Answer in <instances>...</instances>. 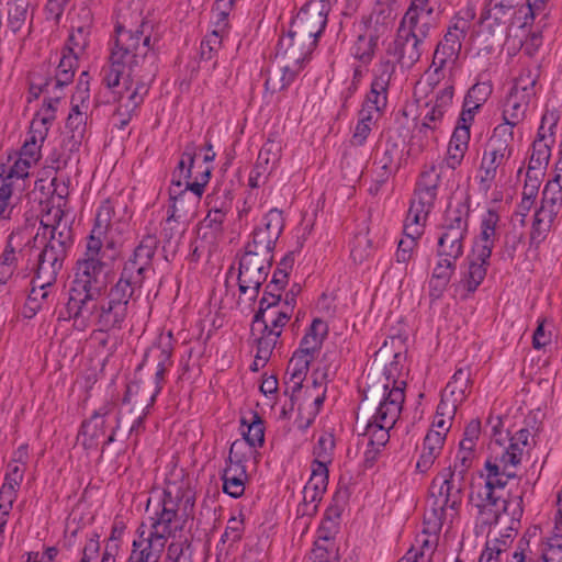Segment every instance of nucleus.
<instances>
[{
    "label": "nucleus",
    "mask_w": 562,
    "mask_h": 562,
    "mask_svg": "<svg viewBox=\"0 0 562 562\" xmlns=\"http://www.w3.org/2000/svg\"><path fill=\"white\" fill-rule=\"evenodd\" d=\"M376 41L373 37L360 35L352 47V55L363 64L371 61L374 55Z\"/></svg>",
    "instance_id": "57"
},
{
    "label": "nucleus",
    "mask_w": 562,
    "mask_h": 562,
    "mask_svg": "<svg viewBox=\"0 0 562 562\" xmlns=\"http://www.w3.org/2000/svg\"><path fill=\"white\" fill-rule=\"evenodd\" d=\"M244 442L234 441L229 449L228 463L223 471V491L234 498L240 497L245 492L248 475L244 464Z\"/></svg>",
    "instance_id": "20"
},
{
    "label": "nucleus",
    "mask_w": 562,
    "mask_h": 562,
    "mask_svg": "<svg viewBox=\"0 0 562 562\" xmlns=\"http://www.w3.org/2000/svg\"><path fill=\"white\" fill-rule=\"evenodd\" d=\"M66 256L67 255L44 245L43 249L36 255V261L33 267L35 271L34 283L55 285Z\"/></svg>",
    "instance_id": "24"
},
{
    "label": "nucleus",
    "mask_w": 562,
    "mask_h": 562,
    "mask_svg": "<svg viewBox=\"0 0 562 562\" xmlns=\"http://www.w3.org/2000/svg\"><path fill=\"white\" fill-rule=\"evenodd\" d=\"M464 490V477L450 469H442L434 479L424 513V525L438 532L443 525L451 527L459 517Z\"/></svg>",
    "instance_id": "8"
},
{
    "label": "nucleus",
    "mask_w": 562,
    "mask_h": 562,
    "mask_svg": "<svg viewBox=\"0 0 562 562\" xmlns=\"http://www.w3.org/2000/svg\"><path fill=\"white\" fill-rule=\"evenodd\" d=\"M446 172L443 162L425 166L419 175L414 198L435 205L441 178Z\"/></svg>",
    "instance_id": "27"
},
{
    "label": "nucleus",
    "mask_w": 562,
    "mask_h": 562,
    "mask_svg": "<svg viewBox=\"0 0 562 562\" xmlns=\"http://www.w3.org/2000/svg\"><path fill=\"white\" fill-rule=\"evenodd\" d=\"M304 394L305 400L299 405L300 416L297 419L299 427L302 429L310 427L319 413L325 400L326 389L322 383L314 381L313 389L306 386Z\"/></svg>",
    "instance_id": "29"
},
{
    "label": "nucleus",
    "mask_w": 562,
    "mask_h": 562,
    "mask_svg": "<svg viewBox=\"0 0 562 562\" xmlns=\"http://www.w3.org/2000/svg\"><path fill=\"white\" fill-rule=\"evenodd\" d=\"M328 11L329 4L324 0L305 3L292 21L289 34L279 41V53H289L295 61L306 59L326 26Z\"/></svg>",
    "instance_id": "7"
},
{
    "label": "nucleus",
    "mask_w": 562,
    "mask_h": 562,
    "mask_svg": "<svg viewBox=\"0 0 562 562\" xmlns=\"http://www.w3.org/2000/svg\"><path fill=\"white\" fill-rule=\"evenodd\" d=\"M272 256H261L250 250L245 251L239 262L238 285L244 294L257 296L261 284L266 281L271 266Z\"/></svg>",
    "instance_id": "18"
},
{
    "label": "nucleus",
    "mask_w": 562,
    "mask_h": 562,
    "mask_svg": "<svg viewBox=\"0 0 562 562\" xmlns=\"http://www.w3.org/2000/svg\"><path fill=\"white\" fill-rule=\"evenodd\" d=\"M538 79V68H524L521 69L519 76L515 79V83L510 91L518 95H522L525 99L533 101L537 95Z\"/></svg>",
    "instance_id": "44"
},
{
    "label": "nucleus",
    "mask_w": 562,
    "mask_h": 562,
    "mask_svg": "<svg viewBox=\"0 0 562 562\" xmlns=\"http://www.w3.org/2000/svg\"><path fill=\"white\" fill-rule=\"evenodd\" d=\"M137 290L119 279L104 294L95 295L81 305L66 310L67 318L72 319L75 325L82 329L90 325L97 326L101 333L120 329L126 319L130 301Z\"/></svg>",
    "instance_id": "6"
},
{
    "label": "nucleus",
    "mask_w": 562,
    "mask_h": 562,
    "mask_svg": "<svg viewBox=\"0 0 562 562\" xmlns=\"http://www.w3.org/2000/svg\"><path fill=\"white\" fill-rule=\"evenodd\" d=\"M453 94L454 85L449 80L437 91L435 100L426 103L425 113L418 126V132L426 138L437 139L436 133L441 131L445 119L452 109Z\"/></svg>",
    "instance_id": "16"
},
{
    "label": "nucleus",
    "mask_w": 562,
    "mask_h": 562,
    "mask_svg": "<svg viewBox=\"0 0 562 562\" xmlns=\"http://www.w3.org/2000/svg\"><path fill=\"white\" fill-rule=\"evenodd\" d=\"M543 562H562V536L554 535L549 539L543 552Z\"/></svg>",
    "instance_id": "64"
},
{
    "label": "nucleus",
    "mask_w": 562,
    "mask_h": 562,
    "mask_svg": "<svg viewBox=\"0 0 562 562\" xmlns=\"http://www.w3.org/2000/svg\"><path fill=\"white\" fill-rule=\"evenodd\" d=\"M110 202L100 205L85 249L78 257L69 288L66 310L105 293L106 269L116 260L121 247V223L113 221Z\"/></svg>",
    "instance_id": "2"
},
{
    "label": "nucleus",
    "mask_w": 562,
    "mask_h": 562,
    "mask_svg": "<svg viewBox=\"0 0 562 562\" xmlns=\"http://www.w3.org/2000/svg\"><path fill=\"white\" fill-rule=\"evenodd\" d=\"M436 535L437 532H430L425 525V533L416 539L419 549L409 550L418 553V562H430L437 546Z\"/></svg>",
    "instance_id": "52"
},
{
    "label": "nucleus",
    "mask_w": 562,
    "mask_h": 562,
    "mask_svg": "<svg viewBox=\"0 0 562 562\" xmlns=\"http://www.w3.org/2000/svg\"><path fill=\"white\" fill-rule=\"evenodd\" d=\"M170 200L172 204L169 207V215L162 224L161 238L164 250L176 254L188 228L189 210L179 207V203L182 204L187 200V195L176 188L170 190Z\"/></svg>",
    "instance_id": "17"
},
{
    "label": "nucleus",
    "mask_w": 562,
    "mask_h": 562,
    "mask_svg": "<svg viewBox=\"0 0 562 562\" xmlns=\"http://www.w3.org/2000/svg\"><path fill=\"white\" fill-rule=\"evenodd\" d=\"M475 12L472 8H468L464 11V15H456L448 26L443 38L441 40L445 44L454 46L461 50L462 41L465 38L468 32L471 29V21L474 19Z\"/></svg>",
    "instance_id": "33"
},
{
    "label": "nucleus",
    "mask_w": 562,
    "mask_h": 562,
    "mask_svg": "<svg viewBox=\"0 0 562 562\" xmlns=\"http://www.w3.org/2000/svg\"><path fill=\"white\" fill-rule=\"evenodd\" d=\"M335 441L330 435H322L313 449L314 461L313 463H322L327 467L333 461V452Z\"/></svg>",
    "instance_id": "51"
},
{
    "label": "nucleus",
    "mask_w": 562,
    "mask_h": 562,
    "mask_svg": "<svg viewBox=\"0 0 562 562\" xmlns=\"http://www.w3.org/2000/svg\"><path fill=\"white\" fill-rule=\"evenodd\" d=\"M429 282L430 295L439 297L448 285L456 270V258L439 257Z\"/></svg>",
    "instance_id": "37"
},
{
    "label": "nucleus",
    "mask_w": 562,
    "mask_h": 562,
    "mask_svg": "<svg viewBox=\"0 0 562 562\" xmlns=\"http://www.w3.org/2000/svg\"><path fill=\"white\" fill-rule=\"evenodd\" d=\"M226 214V206H212L202 222V227L210 228L214 234L221 233Z\"/></svg>",
    "instance_id": "59"
},
{
    "label": "nucleus",
    "mask_w": 562,
    "mask_h": 562,
    "mask_svg": "<svg viewBox=\"0 0 562 562\" xmlns=\"http://www.w3.org/2000/svg\"><path fill=\"white\" fill-rule=\"evenodd\" d=\"M498 223L499 216L494 210H488L481 218L480 235L468 257V267L462 278V283L468 292H474L486 277L491 255L497 239Z\"/></svg>",
    "instance_id": "11"
},
{
    "label": "nucleus",
    "mask_w": 562,
    "mask_h": 562,
    "mask_svg": "<svg viewBox=\"0 0 562 562\" xmlns=\"http://www.w3.org/2000/svg\"><path fill=\"white\" fill-rule=\"evenodd\" d=\"M41 229L45 246L67 255L74 244V232L70 221L59 206L49 209L42 216Z\"/></svg>",
    "instance_id": "15"
},
{
    "label": "nucleus",
    "mask_w": 562,
    "mask_h": 562,
    "mask_svg": "<svg viewBox=\"0 0 562 562\" xmlns=\"http://www.w3.org/2000/svg\"><path fill=\"white\" fill-rule=\"evenodd\" d=\"M400 161V148L396 143L386 140L376 147L372 164L373 186L372 194H376L380 188L397 171Z\"/></svg>",
    "instance_id": "21"
},
{
    "label": "nucleus",
    "mask_w": 562,
    "mask_h": 562,
    "mask_svg": "<svg viewBox=\"0 0 562 562\" xmlns=\"http://www.w3.org/2000/svg\"><path fill=\"white\" fill-rule=\"evenodd\" d=\"M508 445L493 458L486 460L485 481L471 494V503L477 509L479 520L483 525H504L509 530H515L522 516V496L505 497V486L509 479L516 477L514 471L522 459V453L513 450Z\"/></svg>",
    "instance_id": "4"
},
{
    "label": "nucleus",
    "mask_w": 562,
    "mask_h": 562,
    "mask_svg": "<svg viewBox=\"0 0 562 562\" xmlns=\"http://www.w3.org/2000/svg\"><path fill=\"white\" fill-rule=\"evenodd\" d=\"M156 248L157 239L154 236H145L132 257L124 263L119 279L139 290L145 279L144 273L151 265Z\"/></svg>",
    "instance_id": "19"
},
{
    "label": "nucleus",
    "mask_w": 562,
    "mask_h": 562,
    "mask_svg": "<svg viewBox=\"0 0 562 562\" xmlns=\"http://www.w3.org/2000/svg\"><path fill=\"white\" fill-rule=\"evenodd\" d=\"M460 49L454 46H450L445 44V42L440 41L435 49L432 66L435 67V74L438 75L446 67H449L452 70L459 60Z\"/></svg>",
    "instance_id": "45"
},
{
    "label": "nucleus",
    "mask_w": 562,
    "mask_h": 562,
    "mask_svg": "<svg viewBox=\"0 0 562 562\" xmlns=\"http://www.w3.org/2000/svg\"><path fill=\"white\" fill-rule=\"evenodd\" d=\"M171 355H172V346H171V334H168V337L160 338L159 342L154 346L149 352L146 355V360L149 358H155L157 360V368L155 373V383L156 390L151 395V402L155 401V397L160 392L162 387V382L165 379V373L168 367L171 366Z\"/></svg>",
    "instance_id": "30"
},
{
    "label": "nucleus",
    "mask_w": 562,
    "mask_h": 562,
    "mask_svg": "<svg viewBox=\"0 0 562 562\" xmlns=\"http://www.w3.org/2000/svg\"><path fill=\"white\" fill-rule=\"evenodd\" d=\"M395 74V64L389 59L380 60L373 69L370 91L367 93L362 108L358 113L350 143L359 147L364 145L373 126L387 106L391 80Z\"/></svg>",
    "instance_id": "10"
},
{
    "label": "nucleus",
    "mask_w": 562,
    "mask_h": 562,
    "mask_svg": "<svg viewBox=\"0 0 562 562\" xmlns=\"http://www.w3.org/2000/svg\"><path fill=\"white\" fill-rule=\"evenodd\" d=\"M88 110L81 103L71 101V110L68 114L66 128L71 134L75 144H80L86 136Z\"/></svg>",
    "instance_id": "41"
},
{
    "label": "nucleus",
    "mask_w": 562,
    "mask_h": 562,
    "mask_svg": "<svg viewBox=\"0 0 562 562\" xmlns=\"http://www.w3.org/2000/svg\"><path fill=\"white\" fill-rule=\"evenodd\" d=\"M515 136L509 135L506 128L492 132L479 169V189L487 193L494 184L497 175H505L514 154Z\"/></svg>",
    "instance_id": "12"
},
{
    "label": "nucleus",
    "mask_w": 562,
    "mask_h": 562,
    "mask_svg": "<svg viewBox=\"0 0 562 562\" xmlns=\"http://www.w3.org/2000/svg\"><path fill=\"white\" fill-rule=\"evenodd\" d=\"M445 441L443 437L438 434H427L424 442L423 450L416 463V469L420 473L428 472L434 465L436 459L441 454Z\"/></svg>",
    "instance_id": "39"
},
{
    "label": "nucleus",
    "mask_w": 562,
    "mask_h": 562,
    "mask_svg": "<svg viewBox=\"0 0 562 562\" xmlns=\"http://www.w3.org/2000/svg\"><path fill=\"white\" fill-rule=\"evenodd\" d=\"M492 93V86L487 82L475 83L468 91L464 99L465 106H470L473 110H479L488 99Z\"/></svg>",
    "instance_id": "54"
},
{
    "label": "nucleus",
    "mask_w": 562,
    "mask_h": 562,
    "mask_svg": "<svg viewBox=\"0 0 562 562\" xmlns=\"http://www.w3.org/2000/svg\"><path fill=\"white\" fill-rule=\"evenodd\" d=\"M210 178L211 170L206 166L203 168L199 176L194 177V181H187L184 189H178L179 192L186 193L187 195V200L182 204L179 203V207L189 210V216L194 213V210L200 202V199L204 192V188L207 184Z\"/></svg>",
    "instance_id": "35"
},
{
    "label": "nucleus",
    "mask_w": 562,
    "mask_h": 562,
    "mask_svg": "<svg viewBox=\"0 0 562 562\" xmlns=\"http://www.w3.org/2000/svg\"><path fill=\"white\" fill-rule=\"evenodd\" d=\"M148 27L144 22L135 30L117 25L109 65L102 70V82L112 90L123 115H131L143 103L156 75Z\"/></svg>",
    "instance_id": "1"
},
{
    "label": "nucleus",
    "mask_w": 562,
    "mask_h": 562,
    "mask_svg": "<svg viewBox=\"0 0 562 562\" xmlns=\"http://www.w3.org/2000/svg\"><path fill=\"white\" fill-rule=\"evenodd\" d=\"M558 121L559 115L555 111H546L542 115L536 139H541L542 142L552 145L554 143V134Z\"/></svg>",
    "instance_id": "55"
},
{
    "label": "nucleus",
    "mask_w": 562,
    "mask_h": 562,
    "mask_svg": "<svg viewBox=\"0 0 562 562\" xmlns=\"http://www.w3.org/2000/svg\"><path fill=\"white\" fill-rule=\"evenodd\" d=\"M76 65L77 57L72 48L65 49L57 66L55 77L47 79L43 87L40 88V91L45 94H52L54 90H63L64 87L70 85L74 80Z\"/></svg>",
    "instance_id": "28"
},
{
    "label": "nucleus",
    "mask_w": 562,
    "mask_h": 562,
    "mask_svg": "<svg viewBox=\"0 0 562 562\" xmlns=\"http://www.w3.org/2000/svg\"><path fill=\"white\" fill-rule=\"evenodd\" d=\"M328 334V326L325 322L319 318H315L310 326L307 333L301 340L300 348L297 351H302L304 355L311 356L312 358L321 349L324 339Z\"/></svg>",
    "instance_id": "40"
},
{
    "label": "nucleus",
    "mask_w": 562,
    "mask_h": 562,
    "mask_svg": "<svg viewBox=\"0 0 562 562\" xmlns=\"http://www.w3.org/2000/svg\"><path fill=\"white\" fill-rule=\"evenodd\" d=\"M470 383H471V369L467 366L459 367L451 381L447 384L443 393L450 395V397H453L454 404L462 403L469 391H470Z\"/></svg>",
    "instance_id": "42"
},
{
    "label": "nucleus",
    "mask_w": 562,
    "mask_h": 562,
    "mask_svg": "<svg viewBox=\"0 0 562 562\" xmlns=\"http://www.w3.org/2000/svg\"><path fill=\"white\" fill-rule=\"evenodd\" d=\"M244 516H233L228 519L224 533L221 537L223 543L234 544L239 541L244 533Z\"/></svg>",
    "instance_id": "58"
},
{
    "label": "nucleus",
    "mask_w": 562,
    "mask_h": 562,
    "mask_svg": "<svg viewBox=\"0 0 562 562\" xmlns=\"http://www.w3.org/2000/svg\"><path fill=\"white\" fill-rule=\"evenodd\" d=\"M470 140V132L463 130H454L448 145V156L446 164L448 168L454 170L461 165L464 154L468 150Z\"/></svg>",
    "instance_id": "43"
},
{
    "label": "nucleus",
    "mask_w": 562,
    "mask_h": 562,
    "mask_svg": "<svg viewBox=\"0 0 562 562\" xmlns=\"http://www.w3.org/2000/svg\"><path fill=\"white\" fill-rule=\"evenodd\" d=\"M32 248L29 246H24L20 249H15L9 243L1 255L0 260L8 265V267L18 272L21 270L27 269L29 258L31 256Z\"/></svg>",
    "instance_id": "47"
},
{
    "label": "nucleus",
    "mask_w": 562,
    "mask_h": 562,
    "mask_svg": "<svg viewBox=\"0 0 562 562\" xmlns=\"http://www.w3.org/2000/svg\"><path fill=\"white\" fill-rule=\"evenodd\" d=\"M419 238L405 236L398 241L395 258L398 263H407L414 256Z\"/></svg>",
    "instance_id": "62"
},
{
    "label": "nucleus",
    "mask_w": 562,
    "mask_h": 562,
    "mask_svg": "<svg viewBox=\"0 0 562 562\" xmlns=\"http://www.w3.org/2000/svg\"><path fill=\"white\" fill-rule=\"evenodd\" d=\"M281 150L280 142L268 139L258 154L257 164L268 166L273 170L281 158Z\"/></svg>",
    "instance_id": "50"
},
{
    "label": "nucleus",
    "mask_w": 562,
    "mask_h": 562,
    "mask_svg": "<svg viewBox=\"0 0 562 562\" xmlns=\"http://www.w3.org/2000/svg\"><path fill=\"white\" fill-rule=\"evenodd\" d=\"M11 161L12 164L2 166V171L0 172V217L11 204L15 182L29 177L30 169L35 166L19 154L10 156L9 162Z\"/></svg>",
    "instance_id": "23"
},
{
    "label": "nucleus",
    "mask_w": 562,
    "mask_h": 562,
    "mask_svg": "<svg viewBox=\"0 0 562 562\" xmlns=\"http://www.w3.org/2000/svg\"><path fill=\"white\" fill-rule=\"evenodd\" d=\"M241 426H246L247 429L243 430L244 440L237 441L245 443L243 450L248 448L249 454H254L255 449L262 447L265 443L263 420L258 413L251 412L249 419H246L245 417L241 419Z\"/></svg>",
    "instance_id": "34"
},
{
    "label": "nucleus",
    "mask_w": 562,
    "mask_h": 562,
    "mask_svg": "<svg viewBox=\"0 0 562 562\" xmlns=\"http://www.w3.org/2000/svg\"><path fill=\"white\" fill-rule=\"evenodd\" d=\"M547 0H487L481 14L482 22L492 20L495 24H506L516 19L521 26L528 25L543 9Z\"/></svg>",
    "instance_id": "14"
},
{
    "label": "nucleus",
    "mask_w": 562,
    "mask_h": 562,
    "mask_svg": "<svg viewBox=\"0 0 562 562\" xmlns=\"http://www.w3.org/2000/svg\"><path fill=\"white\" fill-rule=\"evenodd\" d=\"M55 297V285L35 284L32 280V289L24 305V315L32 317L44 306H48Z\"/></svg>",
    "instance_id": "38"
},
{
    "label": "nucleus",
    "mask_w": 562,
    "mask_h": 562,
    "mask_svg": "<svg viewBox=\"0 0 562 562\" xmlns=\"http://www.w3.org/2000/svg\"><path fill=\"white\" fill-rule=\"evenodd\" d=\"M313 359L311 356L296 350L289 361L284 376V393L290 396L292 404L300 400L303 381L307 375Z\"/></svg>",
    "instance_id": "25"
},
{
    "label": "nucleus",
    "mask_w": 562,
    "mask_h": 562,
    "mask_svg": "<svg viewBox=\"0 0 562 562\" xmlns=\"http://www.w3.org/2000/svg\"><path fill=\"white\" fill-rule=\"evenodd\" d=\"M562 209V182L550 180L542 191L541 205L533 216V228L539 234L548 231Z\"/></svg>",
    "instance_id": "22"
},
{
    "label": "nucleus",
    "mask_w": 562,
    "mask_h": 562,
    "mask_svg": "<svg viewBox=\"0 0 562 562\" xmlns=\"http://www.w3.org/2000/svg\"><path fill=\"white\" fill-rule=\"evenodd\" d=\"M531 102V100L509 91L502 106L503 121L494 127V131L506 128L509 135L515 136L514 130L525 121Z\"/></svg>",
    "instance_id": "26"
},
{
    "label": "nucleus",
    "mask_w": 562,
    "mask_h": 562,
    "mask_svg": "<svg viewBox=\"0 0 562 562\" xmlns=\"http://www.w3.org/2000/svg\"><path fill=\"white\" fill-rule=\"evenodd\" d=\"M49 128V116H44V119L33 117L24 143L27 145L34 144L42 147L48 135Z\"/></svg>",
    "instance_id": "53"
},
{
    "label": "nucleus",
    "mask_w": 562,
    "mask_h": 562,
    "mask_svg": "<svg viewBox=\"0 0 562 562\" xmlns=\"http://www.w3.org/2000/svg\"><path fill=\"white\" fill-rule=\"evenodd\" d=\"M475 456V452L459 449L453 464H450L446 469H450V471L454 474H460L462 477H464L465 473L471 468Z\"/></svg>",
    "instance_id": "63"
},
{
    "label": "nucleus",
    "mask_w": 562,
    "mask_h": 562,
    "mask_svg": "<svg viewBox=\"0 0 562 562\" xmlns=\"http://www.w3.org/2000/svg\"><path fill=\"white\" fill-rule=\"evenodd\" d=\"M278 334L261 329V336L257 340V352L254 361L255 370L265 366L269 360L278 342Z\"/></svg>",
    "instance_id": "48"
},
{
    "label": "nucleus",
    "mask_w": 562,
    "mask_h": 562,
    "mask_svg": "<svg viewBox=\"0 0 562 562\" xmlns=\"http://www.w3.org/2000/svg\"><path fill=\"white\" fill-rule=\"evenodd\" d=\"M469 232V209L458 203L446 211L438 239V257L459 259L464 251V243Z\"/></svg>",
    "instance_id": "13"
},
{
    "label": "nucleus",
    "mask_w": 562,
    "mask_h": 562,
    "mask_svg": "<svg viewBox=\"0 0 562 562\" xmlns=\"http://www.w3.org/2000/svg\"><path fill=\"white\" fill-rule=\"evenodd\" d=\"M258 227L265 232H268V234L271 236L273 235L280 237L284 227L282 212L277 209L270 210L263 217L262 225Z\"/></svg>",
    "instance_id": "60"
},
{
    "label": "nucleus",
    "mask_w": 562,
    "mask_h": 562,
    "mask_svg": "<svg viewBox=\"0 0 562 562\" xmlns=\"http://www.w3.org/2000/svg\"><path fill=\"white\" fill-rule=\"evenodd\" d=\"M193 505L194 498L187 485L168 481L158 509L148 517V522H142L137 528L127 560L159 562L169 540L175 542L177 532L183 529ZM184 541L190 546L187 539L179 542Z\"/></svg>",
    "instance_id": "3"
},
{
    "label": "nucleus",
    "mask_w": 562,
    "mask_h": 562,
    "mask_svg": "<svg viewBox=\"0 0 562 562\" xmlns=\"http://www.w3.org/2000/svg\"><path fill=\"white\" fill-rule=\"evenodd\" d=\"M440 19L437 0H412L396 31L387 53L402 69H412L424 53L425 40Z\"/></svg>",
    "instance_id": "5"
},
{
    "label": "nucleus",
    "mask_w": 562,
    "mask_h": 562,
    "mask_svg": "<svg viewBox=\"0 0 562 562\" xmlns=\"http://www.w3.org/2000/svg\"><path fill=\"white\" fill-rule=\"evenodd\" d=\"M432 209L434 205L414 198L407 212L403 234L405 236H415V238H420L424 233L428 215Z\"/></svg>",
    "instance_id": "31"
},
{
    "label": "nucleus",
    "mask_w": 562,
    "mask_h": 562,
    "mask_svg": "<svg viewBox=\"0 0 562 562\" xmlns=\"http://www.w3.org/2000/svg\"><path fill=\"white\" fill-rule=\"evenodd\" d=\"M165 562H192V551L184 542H170Z\"/></svg>",
    "instance_id": "61"
},
{
    "label": "nucleus",
    "mask_w": 562,
    "mask_h": 562,
    "mask_svg": "<svg viewBox=\"0 0 562 562\" xmlns=\"http://www.w3.org/2000/svg\"><path fill=\"white\" fill-rule=\"evenodd\" d=\"M279 237L271 236L268 232L262 231L259 227H256L252 233L251 241H249L246 246L247 250L258 252L261 256H272V250Z\"/></svg>",
    "instance_id": "49"
},
{
    "label": "nucleus",
    "mask_w": 562,
    "mask_h": 562,
    "mask_svg": "<svg viewBox=\"0 0 562 562\" xmlns=\"http://www.w3.org/2000/svg\"><path fill=\"white\" fill-rule=\"evenodd\" d=\"M195 156H196V147L193 144H189L186 146L184 151L181 156V159L178 162L177 169L173 171L171 186L169 191L172 188L176 190L182 188L183 181H194L195 172L193 173V169L198 170V166H195Z\"/></svg>",
    "instance_id": "36"
},
{
    "label": "nucleus",
    "mask_w": 562,
    "mask_h": 562,
    "mask_svg": "<svg viewBox=\"0 0 562 562\" xmlns=\"http://www.w3.org/2000/svg\"><path fill=\"white\" fill-rule=\"evenodd\" d=\"M384 384L387 394L380 402L374 415L367 422L363 436L368 437V449L364 452L366 462H373L380 449L390 440V430L397 422L405 400V381L386 378Z\"/></svg>",
    "instance_id": "9"
},
{
    "label": "nucleus",
    "mask_w": 562,
    "mask_h": 562,
    "mask_svg": "<svg viewBox=\"0 0 562 562\" xmlns=\"http://www.w3.org/2000/svg\"><path fill=\"white\" fill-rule=\"evenodd\" d=\"M551 144L544 143L541 139H535L528 167L543 170L551 156Z\"/></svg>",
    "instance_id": "56"
},
{
    "label": "nucleus",
    "mask_w": 562,
    "mask_h": 562,
    "mask_svg": "<svg viewBox=\"0 0 562 562\" xmlns=\"http://www.w3.org/2000/svg\"><path fill=\"white\" fill-rule=\"evenodd\" d=\"M291 318V303H283L282 306L273 312L265 313L258 311L254 316L255 325H262L265 330L277 333L278 337L281 336L283 327Z\"/></svg>",
    "instance_id": "32"
},
{
    "label": "nucleus",
    "mask_w": 562,
    "mask_h": 562,
    "mask_svg": "<svg viewBox=\"0 0 562 562\" xmlns=\"http://www.w3.org/2000/svg\"><path fill=\"white\" fill-rule=\"evenodd\" d=\"M229 27L225 24H213V30L205 35L201 43V56L204 59H211L213 54L216 53L223 43V40L228 35Z\"/></svg>",
    "instance_id": "46"
}]
</instances>
